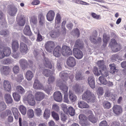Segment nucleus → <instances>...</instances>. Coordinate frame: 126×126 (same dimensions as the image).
Segmentation results:
<instances>
[{"label":"nucleus","mask_w":126,"mask_h":126,"mask_svg":"<svg viewBox=\"0 0 126 126\" xmlns=\"http://www.w3.org/2000/svg\"><path fill=\"white\" fill-rule=\"evenodd\" d=\"M19 109L21 113L23 115H25L26 113V109L25 107L22 105H21L19 107Z\"/></svg>","instance_id":"c03bdc74"},{"label":"nucleus","mask_w":126,"mask_h":126,"mask_svg":"<svg viewBox=\"0 0 126 126\" xmlns=\"http://www.w3.org/2000/svg\"><path fill=\"white\" fill-rule=\"evenodd\" d=\"M76 61L75 59L72 57H70L67 60L66 63L69 67H73L76 65Z\"/></svg>","instance_id":"423d86ee"},{"label":"nucleus","mask_w":126,"mask_h":126,"mask_svg":"<svg viewBox=\"0 0 126 126\" xmlns=\"http://www.w3.org/2000/svg\"><path fill=\"white\" fill-rule=\"evenodd\" d=\"M55 46L54 43L52 41L47 42L45 45V47L47 51L51 52Z\"/></svg>","instance_id":"20e7f679"},{"label":"nucleus","mask_w":126,"mask_h":126,"mask_svg":"<svg viewBox=\"0 0 126 126\" xmlns=\"http://www.w3.org/2000/svg\"><path fill=\"white\" fill-rule=\"evenodd\" d=\"M104 93V90L103 88L101 87H98L97 91V94L99 95H102Z\"/></svg>","instance_id":"13d9d810"},{"label":"nucleus","mask_w":126,"mask_h":126,"mask_svg":"<svg viewBox=\"0 0 126 126\" xmlns=\"http://www.w3.org/2000/svg\"><path fill=\"white\" fill-rule=\"evenodd\" d=\"M99 79L100 82L104 85H106L107 83V81L103 77L100 76L99 78Z\"/></svg>","instance_id":"3c124183"},{"label":"nucleus","mask_w":126,"mask_h":126,"mask_svg":"<svg viewBox=\"0 0 126 126\" xmlns=\"http://www.w3.org/2000/svg\"><path fill=\"white\" fill-rule=\"evenodd\" d=\"M113 95L112 93L110 92L108 90H106L105 94V97H112Z\"/></svg>","instance_id":"0e129e2a"},{"label":"nucleus","mask_w":126,"mask_h":126,"mask_svg":"<svg viewBox=\"0 0 126 126\" xmlns=\"http://www.w3.org/2000/svg\"><path fill=\"white\" fill-rule=\"evenodd\" d=\"M50 35L52 38H56L59 35V34L58 31L52 30L51 32Z\"/></svg>","instance_id":"79ce46f5"},{"label":"nucleus","mask_w":126,"mask_h":126,"mask_svg":"<svg viewBox=\"0 0 126 126\" xmlns=\"http://www.w3.org/2000/svg\"><path fill=\"white\" fill-rule=\"evenodd\" d=\"M25 75L26 79L28 80H31L33 76L32 72L30 70L26 72Z\"/></svg>","instance_id":"f704fd0d"},{"label":"nucleus","mask_w":126,"mask_h":126,"mask_svg":"<svg viewBox=\"0 0 126 126\" xmlns=\"http://www.w3.org/2000/svg\"><path fill=\"white\" fill-rule=\"evenodd\" d=\"M12 47L14 52H16L18 49L19 44L18 42L16 40H13L12 42Z\"/></svg>","instance_id":"a878e982"},{"label":"nucleus","mask_w":126,"mask_h":126,"mask_svg":"<svg viewBox=\"0 0 126 126\" xmlns=\"http://www.w3.org/2000/svg\"><path fill=\"white\" fill-rule=\"evenodd\" d=\"M94 78V77L91 76L89 77L88 79V83L91 88L94 89L95 87V82Z\"/></svg>","instance_id":"4be33fe9"},{"label":"nucleus","mask_w":126,"mask_h":126,"mask_svg":"<svg viewBox=\"0 0 126 126\" xmlns=\"http://www.w3.org/2000/svg\"><path fill=\"white\" fill-rule=\"evenodd\" d=\"M53 54L54 55L57 57H60L61 54V47L59 46H56L54 48Z\"/></svg>","instance_id":"dca6fc26"},{"label":"nucleus","mask_w":126,"mask_h":126,"mask_svg":"<svg viewBox=\"0 0 126 126\" xmlns=\"http://www.w3.org/2000/svg\"><path fill=\"white\" fill-rule=\"evenodd\" d=\"M68 113L71 116H74L75 114V110L72 107H70L68 108L67 110ZM67 114V113H66Z\"/></svg>","instance_id":"49530a36"},{"label":"nucleus","mask_w":126,"mask_h":126,"mask_svg":"<svg viewBox=\"0 0 126 126\" xmlns=\"http://www.w3.org/2000/svg\"><path fill=\"white\" fill-rule=\"evenodd\" d=\"M33 88L36 89H43V87L42 84L37 79H35L33 85Z\"/></svg>","instance_id":"4468645a"},{"label":"nucleus","mask_w":126,"mask_h":126,"mask_svg":"<svg viewBox=\"0 0 126 126\" xmlns=\"http://www.w3.org/2000/svg\"><path fill=\"white\" fill-rule=\"evenodd\" d=\"M11 69L8 66H3L1 70V73L5 75H7L9 74L11 71Z\"/></svg>","instance_id":"393cba45"},{"label":"nucleus","mask_w":126,"mask_h":126,"mask_svg":"<svg viewBox=\"0 0 126 126\" xmlns=\"http://www.w3.org/2000/svg\"><path fill=\"white\" fill-rule=\"evenodd\" d=\"M110 39V37L106 33H104L103 35V42H108Z\"/></svg>","instance_id":"338daca9"},{"label":"nucleus","mask_w":126,"mask_h":126,"mask_svg":"<svg viewBox=\"0 0 126 126\" xmlns=\"http://www.w3.org/2000/svg\"><path fill=\"white\" fill-rule=\"evenodd\" d=\"M82 99L88 103H93L95 101V98L94 95L90 90H86L83 94Z\"/></svg>","instance_id":"f257e3e1"},{"label":"nucleus","mask_w":126,"mask_h":126,"mask_svg":"<svg viewBox=\"0 0 126 126\" xmlns=\"http://www.w3.org/2000/svg\"><path fill=\"white\" fill-rule=\"evenodd\" d=\"M11 110L14 115L15 118L16 120H18V117L20 116V114L17 108L15 107H12Z\"/></svg>","instance_id":"aec40b11"},{"label":"nucleus","mask_w":126,"mask_h":126,"mask_svg":"<svg viewBox=\"0 0 126 126\" xmlns=\"http://www.w3.org/2000/svg\"><path fill=\"white\" fill-rule=\"evenodd\" d=\"M55 80V77L53 76L49 77L48 80V83L50 84H52Z\"/></svg>","instance_id":"774afa93"},{"label":"nucleus","mask_w":126,"mask_h":126,"mask_svg":"<svg viewBox=\"0 0 126 126\" xmlns=\"http://www.w3.org/2000/svg\"><path fill=\"white\" fill-rule=\"evenodd\" d=\"M27 101L28 104L32 106H34L35 104L33 95L32 94H28L27 98Z\"/></svg>","instance_id":"1a4fd4ad"},{"label":"nucleus","mask_w":126,"mask_h":126,"mask_svg":"<svg viewBox=\"0 0 126 126\" xmlns=\"http://www.w3.org/2000/svg\"><path fill=\"white\" fill-rule=\"evenodd\" d=\"M27 115L29 118H32L34 116L33 110L31 109H29L27 112Z\"/></svg>","instance_id":"4d7b16f0"},{"label":"nucleus","mask_w":126,"mask_h":126,"mask_svg":"<svg viewBox=\"0 0 126 126\" xmlns=\"http://www.w3.org/2000/svg\"><path fill=\"white\" fill-rule=\"evenodd\" d=\"M20 51L23 54H26L27 52V45L24 43L21 42L20 43Z\"/></svg>","instance_id":"a211bd4d"},{"label":"nucleus","mask_w":126,"mask_h":126,"mask_svg":"<svg viewBox=\"0 0 126 126\" xmlns=\"http://www.w3.org/2000/svg\"><path fill=\"white\" fill-rule=\"evenodd\" d=\"M54 99L56 101L60 102L62 100V96L61 93L59 91L55 92L53 94Z\"/></svg>","instance_id":"9b49d317"},{"label":"nucleus","mask_w":126,"mask_h":126,"mask_svg":"<svg viewBox=\"0 0 126 126\" xmlns=\"http://www.w3.org/2000/svg\"><path fill=\"white\" fill-rule=\"evenodd\" d=\"M75 77L77 80H80L84 79L83 77L81 72L77 71L76 73Z\"/></svg>","instance_id":"72a5a7b5"},{"label":"nucleus","mask_w":126,"mask_h":126,"mask_svg":"<svg viewBox=\"0 0 126 126\" xmlns=\"http://www.w3.org/2000/svg\"><path fill=\"white\" fill-rule=\"evenodd\" d=\"M62 53L63 55L64 56H68L72 54L70 48L66 46H63L62 47Z\"/></svg>","instance_id":"f03ea898"},{"label":"nucleus","mask_w":126,"mask_h":126,"mask_svg":"<svg viewBox=\"0 0 126 126\" xmlns=\"http://www.w3.org/2000/svg\"><path fill=\"white\" fill-rule=\"evenodd\" d=\"M13 62V59L10 58H8L2 60V63L4 64H7L12 63Z\"/></svg>","instance_id":"473e14b6"},{"label":"nucleus","mask_w":126,"mask_h":126,"mask_svg":"<svg viewBox=\"0 0 126 126\" xmlns=\"http://www.w3.org/2000/svg\"><path fill=\"white\" fill-rule=\"evenodd\" d=\"M89 120L93 123H96L97 121V119L94 117L93 115H90L88 117Z\"/></svg>","instance_id":"a18cd8bd"},{"label":"nucleus","mask_w":126,"mask_h":126,"mask_svg":"<svg viewBox=\"0 0 126 126\" xmlns=\"http://www.w3.org/2000/svg\"><path fill=\"white\" fill-rule=\"evenodd\" d=\"M17 11V8L14 6H11L8 10V13L11 16H14Z\"/></svg>","instance_id":"f3484780"},{"label":"nucleus","mask_w":126,"mask_h":126,"mask_svg":"<svg viewBox=\"0 0 126 126\" xmlns=\"http://www.w3.org/2000/svg\"><path fill=\"white\" fill-rule=\"evenodd\" d=\"M79 118L80 120V124L81 126H87L89 125L86 122L87 118L85 115L83 114L80 115L79 116Z\"/></svg>","instance_id":"6e6552de"},{"label":"nucleus","mask_w":126,"mask_h":126,"mask_svg":"<svg viewBox=\"0 0 126 126\" xmlns=\"http://www.w3.org/2000/svg\"><path fill=\"white\" fill-rule=\"evenodd\" d=\"M50 114V110L47 108L46 109L44 114V116L45 118L46 119H48L49 117Z\"/></svg>","instance_id":"ea45409f"},{"label":"nucleus","mask_w":126,"mask_h":126,"mask_svg":"<svg viewBox=\"0 0 126 126\" xmlns=\"http://www.w3.org/2000/svg\"><path fill=\"white\" fill-rule=\"evenodd\" d=\"M13 95L15 100L16 101H18L20 100V96L18 94L15 93H14Z\"/></svg>","instance_id":"5fc2aeb1"},{"label":"nucleus","mask_w":126,"mask_h":126,"mask_svg":"<svg viewBox=\"0 0 126 126\" xmlns=\"http://www.w3.org/2000/svg\"><path fill=\"white\" fill-rule=\"evenodd\" d=\"M121 45L120 44H117L114 46H113V49L112 50L114 51L117 52L119 51L121 49Z\"/></svg>","instance_id":"de8ad7c7"},{"label":"nucleus","mask_w":126,"mask_h":126,"mask_svg":"<svg viewBox=\"0 0 126 126\" xmlns=\"http://www.w3.org/2000/svg\"><path fill=\"white\" fill-rule=\"evenodd\" d=\"M69 95L70 99L71 101H75L76 100L77 96L75 94H73L71 91H69Z\"/></svg>","instance_id":"e433bc0d"},{"label":"nucleus","mask_w":126,"mask_h":126,"mask_svg":"<svg viewBox=\"0 0 126 126\" xmlns=\"http://www.w3.org/2000/svg\"><path fill=\"white\" fill-rule=\"evenodd\" d=\"M69 72L67 71H63L60 72L59 76L62 79L65 80H67L68 77Z\"/></svg>","instance_id":"c85d7f7f"},{"label":"nucleus","mask_w":126,"mask_h":126,"mask_svg":"<svg viewBox=\"0 0 126 126\" xmlns=\"http://www.w3.org/2000/svg\"><path fill=\"white\" fill-rule=\"evenodd\" d=\"M53 118L56 121L59 120V118L58 114L54 111L51 112Z\"/></svg>","instance_id":"6e6d98bb"},{"label":"nucleus","mask_w":126,"mask_h":126,"mask_svg":"<svg viewBox=\"0 0 126 126\" xmlns=\"http://www.w3.org/2000/svg\"><path fill=\"white\" fill-rule=\"evenodd\" d=\"M13 71L15 74H17L19 71V68L18 65H16L13 67Z\"/></svg>","instance_id":"bf43d9fd"},{"label":"nucleus","mask_w":126,"mask_h":126,"mask_svg":"<svg viewBox=\"0 0 126 126\" xmlns=\"http://www.w3.org/2000/svg\"><path fill=\"white\" fill-rule=\"evenodd\" d=\"M102 105L104 108L106 109H108L110 108L111 107V104L109 102L105 101L103 102Z\"/></svg>","instance_id":"c9c22d12"},{"label":"nucleus","mask_w":126,"mask_h":126,"mask_svg":"<svg viewBox=\"0 0 126 126\" xmlns=\"http://www.w3.org/2000/svg\"><path fill=\"white\" fill-rule=\"evenodd\" d=\"M5 100L6 103L7 104H11L13 102V99L11 95L8 94H5L4 96Z\"/></svg>","instance_id":"cd10ccee"},{"label":"nucleus","mask_w":126,"mask_h":126,"mask_svg":"<svg viewBox=\"0 0 126 126\" xmlns=\"http://www.w3.org/2000/svg\"><path fill=\"white\" fill-rule=\"evenodd\" d=\"M42 73L45 76L48 77L52 74L51 71L48 69H44L42 72Z\"/></svg>","instance_id":"a19ab883"},{"label":"nucleus","mask_w":126,"mask_h":126,"mask_svg":"<svg viewBox=\"0 0 126 126\" xmlns=\"http://www.w3.org/2000/svg\"><path fill=\"white\" fill-rule=\"evenodd\" d=\"M6 105L4 102L0 103V111L5 110L6 108Z\"/></svg>","instance_id":"603ef678"},{"label":"nucleus","mask_w":126,"mask_h":126,"mask_svg":"<svg viewBox=\"0 0 126 126\" xmlns=\"http://www.w3.org/2000/svg\"><path fill=\"white\" fill-rule=\"evenodd\" d=\"M112 109L113 112L116 115H119L122 112V109L120 106L114 105Z\"/></svg>","instance_id":"f8f14e48"},{"label":"nucleus","mask_w":126,"mask_h":126,"mask_svg":"<svg viewBox=\"0 0 126 126\" xmlns=\"http://www.w3.org/2000/svg\"><path fill=\"white\" fill-rule=\"evenodd\" d=\"M121 58L117 54L113 55H112L111 59L113 61H117L118 60H121Z\"/></svg>","instance_id":"8fccbe9b"},{"label":"nucleus","mask_w":126,"mask_h":126,"mask_svg":"<svg viewBox=\"0 0 126 126\" xmlns=\"http://www.w3.org/2000/svg\"><path fill=\"white\" fill-rule=\"evenodd\" d=\"M97 36V34L96 32L93 33L90 36L89 39L91 43L94 44H97L101 43L102 39L100 37H98L96 39Z\"/></svg>","instance_id":"7ed1b4c3"},{"label":"nucleus","mask_w":126,"mask_h":126,"mask_svg":"<svg viewBox=\"0 0 126 126\" xmlns=\"http://www.w3.org/2000/svg\"><path fill=\"white\" fill-rule=\"evenodd\" d=\"M52 87L50 85H49L48 86H47L45 87H43V90L47 93H48L52 90Z\"/></svg>","instance_id":"052dcab7"},{"label":"nucleus","mask_w":126,"mask_h":126,"mask_svg":"<svg viewBox=\"0 0 126 126\" xmlns=\"http://www.w3.org/2000/svg\"><path fill=\"white\" fill-rule=\"evenodd\" d=\"M78 105L79 107L81 109L87 108L89 107V106L86 102L81 101H79Z\"/></svg>","instance_id":"c756f323"},{"label":"nucleus","mask_w":126,"mask_h":126,"mask_svg":"<svg viewBox=\"0 0 126 126\" xmlns=\"http://www.w3.org/2000/svg\"><path fill=\"white\" fill-rule=\"evenodd\" d=\"M66 83V81L64 79H62L57 80V86L59 87L60 88L64 84Z\"/></svg>","instance_id":"37998d69"},{"label":"nucleus","mask_w":126,"mask_h":126,"mask_svg":"<svg viewBox=\"0 0 126 126\" xmlns=\"http://www.w3.org/2000/svg\"><path fill=\"white\" fill-rule=\"evenodd\" d=\"M61 20V17L60 14L59 13H57L55 18V27L56 28L59 27V24L60 23Z\"/></svg>","instance_id":"bb28decb"},{"label":"nucleus","mask_w":126,"mask_h":126,"mask_svg":"<svg viewBox=\"0 0 126 126\" xmlns=\"http://www.w3.org/2000/svg\"><path fill=\"white\" fill-rule=\"evenodd\" d=\"M83 46L84 44L83 41L81 40L78 39L76 41L74 46L77 48H76L81 49L83 48Z\"/></svg>","instance_id":"5701e85b"},{"label":"nucleus","mask_w":126,"mask_h":126,"mask_svg":"<svg viewBox=\"0 0 126 126\" xmlns=\"http://www.w3.org/2000/svg\"><path fill=\"white\" fill-rule=\"evenodd\" d=\"M55 16V13L52 10H49L47 15V19L49 21H51L54 19Z\"/></svg>","instance_id":"412c9836"},{"label":"nucleus","mask_w":126,"mask_h":126,"mask_svg":"<svg viewBox=\"0 0 126 126\" xmlns=\"http://www.w3.org/2000/svg\"><path fill=\"white\" fill-rule=\"evenodd\" d=\"M3 86L4 90L8 92L10 91L11 89V86L8 80H4L3 82Z\"/></svg>","instance_id":"b1692460"},{"label":"nucleus","mask_w":126,"mask_h":126,"mask_svg":"<svg viewBox=\"0 0 126 126\" xmlns=\"http://www.w3.org/2000/svg\"><path fill=\"white\" fill-rule=\"evenodd\" d=\"M61 107L62 108V110L65 113H68L67 108V106L65 104H62L61 105Z\"/></svg>","instance_id":"e2e57ef3"},{"label":"nucleus","mask_w":126,"mask_h":126,"mask_svg":"<svg viewBox=\"0 0 126 126\" xmlns=\"http://www.w3.org/2000/svg\"><path fill=\"white\" fill-rule=\"evenodd\" d=\"M34 111L35 114L38 116H40L42 114V110L40 108H36Z\"/></svg>","instance_id":"864d4df0"},{"label":"nucleus","mask_w":126,"mask_h":126,"mask_svg":"<svg viewBox=\"0 0 126 126\" xmlns=\"http://www.w3.org/2000/svg\"><path fill=\"white\" fill-rule=\"evenodd\" d=\"M45 95L44 94L41 92H36L34 95L35 100L37 101H40L42 100L45 97Z\"/></svg>","instance_id":"9d476101"},{"label":"nucleus","mask_w":126,"mask_h":126,"mask_svg":"<svg viewBox=\"0 0 126 126\" xmlns=\"http://www.w3.org/2000/svg\"><path fill=\"white\" fill-rule=\"evenodd\" d=\"M109 66L110 67V72L111 73L114 74L118 71V70L116 69L114 63L109 64Z\"/></svg>","instance_id":"2f4dec72"},{"label":"nucleus","mask_w":126,"mask_h":126,"mask_svg":"<svg viewBox=\"0 0 126 126\" xmlns=\"http://www.w3.org/2000/svg\"><path fill=\"white\" fill-rule=\"evenodd\" d=\"M73 52L75 57L78 59H81L83 56L82 52L78 48H74L73 49Z\"/></svg>","instance_id":"0eeeda50"},{"label":"nucleus","mask_w":126,"mask_h":126,"mask_svg":"<svg viewBox=\"0 0 126 126\" xmlns=\"http://www.w3.org/2000/svg\"><path fill=\"white\" fill-rule=\"evenodd\" d=\"M72 32L74 33V35H76L78 37H79L80 35V32L79 30L77 28L75 29L74 31H72Z\"/></svg>","instance_id":"69168bd1"},{"label":"nucleus","mask_w":126,"mask_h":126,"mask_svg":"<svg viewBox=\"0 0 126 126\" xmlns=\"http://www.w3.org/2000/svg\"><path fill=\"white\" fill-rule=\"evenodd\" d=\"M19 63L20 66L24 69L27 68L29 65V63L27 61L24 59H22L19 60Z\"/></svg>","instance_id":"6ab92c4d"},{"label":"nucleus","mask_w":126,"mask_h":126,"mask_svg":"<svg viewBox=\"0 0 126 126\" xmlns=\"http://www.w3.org/2000/svg\"><path fill=\"white\" fill-rule=\"evenodd\" d=\"M60 118L61 120L63 122H65L67 119V117L66 115L63 113H61Z\"/></svg>","instance_id":"680f3d73"},{"label":"nucleus","mask_w":126,"mask_h":126,"mask_svg":"<svg viewBox=\"0 0 126 126\" xmlns=\"http://www.w3.org/2000/svg\"><path fill=\"white\" fill-rule=\"evenodd\" d=\"M100 74L105 77H107L108 75V71L106 68L104 67L101 70H100Z\"/></svg>","instance_id":"58836bf2"},{"label":"nucleus","mask_w":126,"mask_h":126,"mask_svg":"<svg viewBox=\"0 0 126 126\" xmlns=\"http://www.w3.org/2000/svg\"><path fill=\"white\" fill-rule=\"evenodd\" d=\"M44 54L43 53L44 60L43 61V64L46 67L51 69L52 67V65L49 59L46 58Z\"/></svg>","instance_id":"2eb2a0df"},{"label":"nucleus","mask_w":126,"mask_h":126,"mask_svg":"<svg viewBox=\"0 0 126 126\" xmlns=\"http://www.w3.org/2000/svg\"><path fill=\"white\" fill-rule=\"evenodd\" d=\"M72 88L73 91L76 94H80L83 91L81 86L77 84L74 85L73 86Z\"/></svg>","instance_id":"ddd939ff"},{"label":"nucleus","mask_w":126,"mask_h":126,"mask_svg":"<svg viewBox=\"0 0 126 126\" xmlns=\"http://www.w3.org/2000/svg\"><path fill=\"white\" fill-rule=\"evenodd\" d=\"M23 32L26 35L30 36L32 34L30 27L28 25L26 26L23 30Z\"/></svg>","instance_id":"7c9ffc66"},{"label":"nucleus","mask_w":126,"mask_h":126,"mask_svg":"<svg viewBox=\"0 0 126 126\" xmlns=\"http://www.w3.org/2000/svg\"><path fill=\"white\" fill-rule=\"evenodd\" d=\"M16 90L18 93L21 94H24L25 92V89L20 85L17 86L16 87Z\"/></svg>","instance_id":"4c0bfd02"},{"label":"nucleus","mask_w":126,"mask_h":126,"mask_svg":"<svg viewBox=\"0 0 126 126\" xmlns=\"http://www.w3.org/2000/svg\"><path fill=\"white\" fill-rule=\"evenodd\" d=\"M25 23L24 19L21 16V17L20 18L19 21H18V24L20 26H23L24 25Z\"/></svg>","instance_id":"09e8293b"},{"label":"nucleus","mask_w":126,"mask_h":126,"mask_svg":"<svg viewBox=\"0 0 126 126\" xmlns=\"http://www.w3.org/2000/svg\"><path fill=\"white\" fill-rule=\"evenodd\" d=\"M3 49V51L5 57L9 56L10 54L11 50L10 48L7 47H4L1 41H0V48Z\"/></svg>","instance_id":"39448f33"}]
</instances>
